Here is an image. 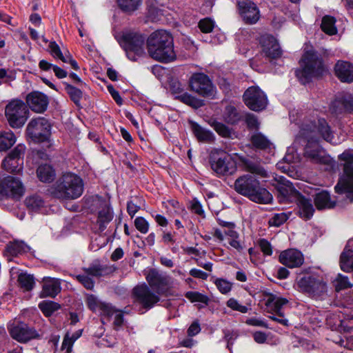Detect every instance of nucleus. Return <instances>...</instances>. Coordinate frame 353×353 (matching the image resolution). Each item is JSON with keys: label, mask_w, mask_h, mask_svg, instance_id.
I'll use <instances>...</instances> for the list:
<instances>
[{"label": "nucleus", "mask_w": 353, "mask_h": 353, "mask_svg": "<svg viewBox=\"0 0 353 353\" xmlns=\"http://www.w3.org/2000/svg\"><path fill=\"white\" fill-rule=\"evenodd\" d=\"M322 137L332 143L334 136L330 126L324 119H305L300 126L296 141L305 145V156L313 163L328 164L330 159L321 150L319 141Z\"/></svg>", "instance_id": "nucleus-1"}, {"label": "nucleus", "mask_w": 353, "mask_h": 353, "mask_svg": "<svg viewBox=\"0 0 353 353\" xmlns=\"http://www.w3.org/2000/svg\"><path fill=\"white\" fill-rule=\"evenodd\" d=\"M147 48L150 56L162 63H169L176 59L173 38L165 30H157L147 39Z\"/></svg>", "instance_id": "nucleus-2"}, {"label": "nucleus", "mask_w": 353, "mask_h": 353, "mask_svg": "<svg viewBox=\"0 0 353 353\" xmlns=\"http://www.w3.org/2000/svg\"><path fill=\"white\" fill-rule=\"evenodd\" d=\"M234 188L236 192L255 203L268 204L272 200V194L265 188L261 187L259 181L250 174L237 178Z\"/></svg>", "instance_id": "nucleus-3"}, {"label": "nucleus", "mask_w": 353, "mask_h": 353, "mask_svg": "<svg viewBox=\"0 0 353 353\" xmlns=\"http://www.w3.org/2000/svg\"><path fill=\"white\" fill-rule=\"evenodd\" d=\"M325 67L321 54L314 50L304 52L301 59V68L296 70V77L303 84L309 83L312 78L322 76Z\"/></svg>", "instance_id": "nucleus-4"}, {"label": "nucleus", "mask_w": 353, "mask_h": 353, "mask_svg": "<svg viewBox=\"0 0 353 353\" xmlns=\"http://www.w3.org/2000/svg\"><path fill=\"white\" fill-rule=\"evenodd\" d=\"M83 192L82 179L77 174L68 172L63 174L52 188V194L59 199H76Z\"/></svg>", "instance_id": "nucleus-5"}, {"label": "nucleus", "mask_w": 353, "mask_h": 353, "mask_svg": "<svg viewBox=\"0 0 353 353\" xmlns=\"http://www.w3.org/2000/svg\"><path fill=\"white\" fill-rule=\"evenodd\" d=\"M343 161V173L334 187L336 192L345 194L353 201V150H347L339 156Z\"/></svg>", "instance_id": "nucleus-6"}, {"label": "nucleus", "mask_w": 353, "mask_h": 353, "mask_svg": "<svg viewBox=\"0 0 353 353\" xmlns=\"http://www.w3.org/2000/svg\"><path fill=\"white\" fill-rule=\"evenodd\" d=\"M211 169L219 176L232 175L236 171V163L224 150H213L209 157Z\"/></svg>", "instance_id": "nucleus-7"}, {"label": "nucleus", "mask_w": 353, "mask_h": 353, "mask_svg": "<svg viewBox=\"0 0 353 353\" xmlns=\"http://www.w3.org/2000/svg\"><path fill=\"white\" fill-rule=\"evenodd\" d=\"M299 288L309 296L323 297L327 294V285L323 278L317 274H307L297 281Z\"/></svg>", "instance_id": "nucleus-8"}, {"label": "nucleus", "mask_w": 353, "mask_h": 353, "mask_svg": "<svg viewBox=\"0 0 353 353\" xmlns=\"http://www.w3.org/2000/svg\"><path fill=\"white\" fill-rule=\"evenodd\" d=\"M5 117L12 128H22L28 118V110L26 103L20 99L10 101L6 105Z\"/></svg>", "instance_id": "nucleus-9"}, {"label": "nucleus", "mask_w": 353, "mask_h": 353, "mask_svg": "<svg viewBox=\"0 0 353 353\" xmlns=\"http://www.w3.org/2000/svg\"><path fill=\"white\" fill-rule=\"evenodd\" d=\"M145 42V36L136 32H126L121 38V46L128 58L133 61L144 54Z\"/></svg>", "instance_id": "nucleus-10"}, {"label": "nucleus", "mask_w": 353, "mask_h": 353, "mask_svg": "<svg viewBox=\"0 0 353 353\" xmlns=\"http://www.w3.org/2000/svg\"><path fill=\"white\" fill-rule=\"evenodd\" d=\"M51 125L44 117L32 119L27 125L26 134L35 143H43L50 136Z\"/></svg>", "instance_id": "nucleus-11"}, {"label": "nucleus", "mask_w": 353, "mask_h": 353, "mask_svg": "<svg viewBox=\"0 0 353 353\" xmlns=\"http://www.w3.org/2000/svg\"><path fill=\"white\" fill-rule=\"evenodd\" d=\"M189 86L191 91L205 98H214L216 88L209 77L204 73H194L189 79Z\"/></svg>", "instance_id": "nucleus-12"}, {"label": "nucleus", "mask_w": 353, "mask_h": 353, "mask_svg": "<svg viewBox=\"0 0 353 353\" xmlns=\"http://www.w3.org/2000/svg\"><path fill=\"white\" fill-rule=\"evenodd\" d=\"M8 332L10 336L21 343H26L34 339H41V334L34 327L23 322H17L8 325Z\"/></svg>", "instance_id": "nucleus-13"}, {"label": "nucleus", "mask_w": 353, "mask_h": 353, "mask_svg": "<svg viewBox=\"0 0 353 353\" xmlns=\"http://www.w3.org/2000/svg\"><path fill=\"white\" fill-rule=\"evenodd\" d=\"M132 296L134 302L145 310L152 308L160 301V296L154 292L146 284L139 285L132 290Z\"/></svg>", "instance_id": "nucleus-14"}, {"label": "nucleus", "mask_w": 353, "mask_h": 353, "mask_svg": "<svg viewBox=\"0 0 353 353\" xmlns=\"http://www.w3.org/2000/svg\"><path fill=\"white\" fill-rule=\"evenodd\" d=\"M25 152V145L18 144L3 160V169L9 172L19 173L23 167Z\"/></svg>", "instance_id": "nucleus-15"}, {"label": "nucleus", "mask_w": 353, "mask_h": 353, "mask_svg": "<svg viewBox=\"0 0 353 353\" xmlns=\"http://www.w3.org/2000/svg\"><path fill=\"white\" fill-rule=\"evenodd\" d=\"M243 101L253 111H261L265 108L268 99L265 93L257 86L249 87L244 92Z\"/></svg>", "instance_id": "nucleus-16"}, {"label": "nucleus", "mask_w": 353, "mask_h": 353, "mask_svg": "<svg viewBox=\"0 0 353 353\" xmlns=\"http://www.w3.org/2000/svg\"><path fill=\"white\" fill-rule=\"evenodd\" d=\"M149 285L159 294H163L172 287L171 277L168 275L159 273L155 269L149 270L146 276Z\"/></svg>", "instance_id": "nucleus-17"}, {"label": "nucleus", "mask_w": 353, "mask_h": 353, "mask_svg": "<svg viewBox=\"0 0 353 353\" xmlns=\"http://www.w3.org/2000/svg\"><path fill=\"white\" fill-rule=\"evenodd\" d=\"M170 92L175 95V99L193 108L197 109L204 104L203 100L185 92L184 87L178 81H172L170 83Z\"/></svg>", "instance_id": "nucleus-18"}, {"label": "nucleus", "mask_w": 353, "mask_h": 353, "mask_svg": "<svg viewBox=\"0 0 353 353\" xmlns=\"http://www.w3.org/2000/svg\"><path fill=\"white\" fill-rule=\"evenodd\" d=\"M93 206L98 210L97 223L99 230L103 231L113 219V212L110 208L108 202L102 197L96 196L93 200Z\"/></svg>", "instance_id": "nucleus-19"}, {"label": "nucleus", "mask_w": 353, "mask_h": 353, "mask_svg": "<svg viewBox=\"0 0 353 353\" xmlns=\"http://www.w3.org/2000/svg\"><path fill=\"white\" fill-rule=\"evenodd\" d=\"M241 17L247 24H254L260 18L259 10L256 4L250 0H240L237 2Z\"/></svg>", "instance_id": "nucleus-20"}, {"label": "nucleus", "mask_w": 353, "mask_h": 353, "mask_svg": "<svg viewBox=\"0 0 353 353\" xmlns=\"http://www.w3.org/2000/svg\"><path fill=\"white\" fill-rule=\"evenodd\" d=\"M259 44L262 53L269 59H276L281 56V50L276 39L272 35L263 34L260 37Z\"/></svg>", "instance_id": "nucleus-21"}, {"label": "nucleus", "mask_w": 353, "mask_h": 353, "mask_svg": "<svg viewBox=\"0 0 353 353\" xmlns=\"http://www.w3.org/2000/svg\"><path fill=\"white\" fill-rule=\"evenodd\" d=\"M26 100L30 110L37 113L44 112L49 104L48 96L39 91L29 93L26 96Z\"/></svg>", "instance_id": "nucleus-22"}, {"label": "nucleus", "mask_w": 353, "mask_h": 353, "mask_svg": "<svg viewBox=\"0 0 353 353\" xmlns=\"http://www.w3.org/2000/svg\"><path fill=\"white\" fill-rule=\"evenodd\" d=\"M330 111L336 114L351 113L353 112V97L345 94L337 97L330 104Z\"/></svg>", "instance_id": "nucleus-23"}, {"label": "nucleus", "mask_w": 353, "mask_h": 353, "mask_svg": "<svg viewBox=\"0 0 353 353\" xmlns=\"http://www.w3.org/2000/svg\"><path fill=\"white\" fill-rule=\"evenodd\" d=\"M279 262L289 268L300 267L304 262L303 254L295 249L283 251L279 257Z\"/></svg>", "instance_id": "nucleus-24"}, {"label": "nucleus", "mask_w": 353, "mask_h": 353, "mask_svg": "<svg viewBox=\"0 0 353 353\" xmlns=\"http://www.w3.org/2000/svg\"><path fill=\"white\" fill-rule=\"evenodd\" d=\"M335 76L343 83L353 82V63L343 60H339L334 65Z\"/></svg>", "instance_id": "nucleus-25"}, {"label": "nucleus", "mask_w": 353, "mask_h": 353, "mask_svg": "<svg viewBox=\"0 0 353 353\" xmlns=\"http://www.w3.org/2000/svg\"><path fill=\"white\" fill-rule=\"evenodd\" d=\"M296 205L297 213L301 218L307 221L312 217L315 210L310 199L300 195L297 197Z\"/></svg>", "instance_id": "nucleus-26"}, {"label": "nucleus", "mask_w": 353, "mask_h": 353, "mask_svg": "<svg viewBox=\"0 0 353 353\" xmlns=\"http://www.w3.org/2000/svg\"><path fill=\"white\" fill-rule=\"evenodd\" d=\"M191 130L199 142L212 143L214 141L215 137L214 134L199 125L197 123L190 121Z\"/></svg>", "instance_id": "nucleus-27"}, {"label": "nucleus", "mask_w": 353, "mask_h": 353, "mask_svg": "<svg viewBox=\"0 0 353 353\" xmlns=\"http://www.w3.org/2000/svg\"><path fill=\"white\" fill-rule=\"evenodd\" d=\"M61 283L58 279L48 278L43 280L42 297H55L61 292Z\"/></svg>", "instance_id": "nucleus-28"}, {"label": "nucleus", "mask_w": 353, "mask_h": 353, "mask_svg": "<svg viewBox=\"0 0 353 353\" xmlns=\"http://www.w3.org/2000/svg\"><path fill=\"white\" fill-rule=\"evenodd\" d=\"M244 112L238 110L232 105H228L225 108L223 117L224 121L230 125H235L244 119Z\"/></svg>", "instance_id": "nucleus-29"}, {"label": "nucleus", "mask_w": 353, "mask_h": 353, "mask_svg": "<svg viewBox=\"0 0 353 353\" xmlns=\"http://www.w3.org/2000/svg\"><path fill=\"white\" fill-rule=\"evenodd\" d=\"M4 184L6 190L11 192L13 196H21L24 192V188L21 181L12 176L4 179Z\"/></svg>", "instance_id": "nucleus-30"}, {"label": "nucleus", "mask_w": 353, "mask_h": 353, "mask_svg": "<svg viewBox=\"0 0 353 353\" xmlns=\"http://www.w3.org/2000/svg\"><path fill=\"white\" fill-rule=\"evenodd\" d=\"M314 203L318 210L332 208L335 205V201L331 199L330 194L327 190H322L316 194Z\"/></svg>", "instance_id": "nucleus-31"}, {"label": "nucleus", "mask_w": 353, "mask_h": 353, "mask_svg": "<svg viewBox=\"0 0 353 353\" xmlns=\"http://www.w3.org/2000/svg\"><path fill=\"white\" fill-rule=\"evenodd\" d=\"M39 180L44 183H50L55 179V170L52 165L45 163L40 165L37 170Z\"/></svg>", "instance_id": "nucleus-32"}, {"label": "nucleus", "mask_w": 353, "mask_h": 353, "mask_svg": "<svg viewBox=\"0 0 353 353\" xmlns=\"http://www.w3.org/2000/svg\"><path fill=\"white\" fill-rule=\"evenodd\" d=\"M241 163L245 171L262 177L266 176V171L259 162L243 158L241 159Z\"/></svg>", "instance_id": "nucleus-33"}, {"label": "nucleus", "mask_w": 353, "mask_h": 353, "mask_svg": "<svg viewBox=\"0 0 353 353\" xmlns=\"http://www.w3.org/2000/svg\"><path fill=\"white\" fill-rule=\"evenodd\" d=\"M288 303V299L281 297H270L267 301V305L271 309L272 313H275L278 316H284L282 312L283 307Z\"/></svg>", "instance_id": "nucleus-34"}, {"label": "nucleus", "mask_w": 353, "mask_h": 353, "mask_svg": "<svg viewBox=\"0 0 353 353\" xmlns=\"http://www.w3.org/2000/svg\"><path fill=\"white\" fill-rule=\"evenodd\" d=\"M108 266L101 265L98 261L91 263L88 268H83L84 273L97 278L105 275L108 273Z\"/></svg>", "instance_id": "nucleus-35"}, {"label": "nucleus", "mask_w": 353, "mask_h": 353, "mask_svg": "<svg viewBox=\"0 0 353 353\" xmlns=\"http://www.w3.org/2000/svg\"><path fill=\"white\" fill-rule=\"evenodd\" d=\"M142 0H117L119 8L125 14H132L139 9Z\"/></svg>", "instance_id": "nucleus-36"}, {"label": "nucleus", "mask_w": 353, "mask_h": 353, "mask_svg": "<svg viewBox=\"0 0 353 353\" xmlns=\"http://www.w3.org/2000/svg\"><path fill=\"white\" fill-rule=\"evenodd\" d=\"M15 134L11 131L0 132V151H6L16 142Z\"/></svg>", "instance_id": "nucleus-37"}, {"label": "nucleus", "mask_w": 353, "mask_h": 353, "mask_svg": "<svg viewBox=\"0 0 353 353\" xmlns=\"http://www.w3.org/2000/svg\"><path fill=\"white\" fill-rule=\"evenodd\" d=\"M250 141L252 145L260 150L270 149L271 142L261 132H256L252 135Z\"/></svg>", "instance_id": "nucleus-38"}, {"label": "nucleus", "mask_w": 353, "mask_h": 353, "mask_svg": "<svg viewBox=\"0 0 353 353\" xmlns=\"http://www.w3.org/2000/svg\"><path fill=\"white\" fill-rule=\"evenodd\" d=\"M340 266L343 271L350 272L353 271V251L348 250L341 253Z\"/></svg>", "instance_id": "nucleus-39"}, {"label": "nucleus", "mask_w": 353, "mask_h": 353, "mask_svg": "<svg viewBox=\"0 0 353 353\" xmlns=\"http://www.w3.org/2000/svg\"><path fill=\"white\" fill-rule=\"evenodd\" d=\"M335 23L336 19L334 17L325 15L322 19L321 28L325 33L329 35H334L337 33Z\"/></svg>", "instance_id": "nucleus-40"}, {"label": "nucleus", "mask_w": 353, "mask_h": 353, "mask_svg": "<svg viewBox=\"0 0 353 353\" xmlns=\"http://www.w3.org/2000/svg\"><path fill=\"white\" fill-rule=\"evenodd\" d=\"M29 247L23 241H14L7 245L6 252L12 256H16L26 252Z\"/></svg>", "instance_id": "nucleus-41"}, {"label": "nucleus", "mask_w": 353, "mask_h": 353, "mask_svg": "<svg viewBox=\"0 0 353 353\" xmlns=\"http://www.w3.org/2000/svg\"><path fill=\"white\" fill-rule=\"evenodd\" d=\"M44 202L40 196L31 195L25 200L27 208L32 212H37L43 206Z\"/></svg>", "instance_id": "nucleus-42"}, {"label": "nucleus", "mask_w": 353, "mask_h": 353, "mask_svg": "<svg viewBox=\"0 0 353 353\" xmlns=\"http://www.w3.org/2000/svg\"><path fill=\"white\" fill-rule=\"evenodd\" d=\"M63 84L65 85V90L68 94L70 96V99L76 105H79L83 97L82 91L68 83H63Z\"/></svg>", "instance_id": "nucleus-43"}, {"label": "nucleus", "mask_w": 353, "mask_h": 353, "mask_svg": "<svg viewBox=\"0 0 353 353\" xmlns=\"http://www.w3.org/2000/svg\"><path fill=\"white\" fill-rule=\"evenodd\" d=\"M18 281L21 287L26 291L32 290L35 284L33 276L26 273H21L19 274Z\"/></svg>", "instance_id": "nucleus-44"}, {"label": "nucleus", "mask_w": 353, "mask_h": 353, "mask_svg": "<svg viewBox=\"0 0 353 353\" xmlns=\"http://www.w3.org/2000/svg\"><path fill=\"white\" fill-rule=\"evenodd\" d=\"M39 307L46 316H50L60 308V305L53 301H42L39 304Z\"/></svg>", "instance_id": "nucleus-45"}, {"label": "nucleus", "mask_w": 353, "mask_h": 353, "mask_svg": "<svg viewBox=\"0 0 353 353\" xmlns=\"http://www.w3.org/2000/svg\"><path fill=\"white\" fill-rule=\"evenodd\" d=\"M334 285L336 292H339L347 288H351L352 284L350 282L348 277L339 274L334 281Z\"/></svg>", "instance_id": "nucleus-46"}, {"label": "nucleus", "mask_w": 353, "mask_h": 353, "mask_svg": "<svg viewBox=\"0 0 353 353\" xmlns=\"http://www.w3.org/2000/svg\"><path fill=\"white\" fill-rule=\"evenodd\" d=\"M51 55L55 58L61 60L63 62H68V57L64 56L59 46L55 41H50L48 46Z\"/></svg>", "instance_id": "nucleus-47"}, {"label": "nucleus", "mask_w": 353, "mask_h": 353, "mask_svg": "<svg viewBox=\"0 0 353 353\" xmlns=\"http://www.w3.org/2000/svg\"><path fill=\"white\" fill-rule=\"evenodd\" d=\"M185 296L191 302H199L207 304L209 301V298L199 292L190 291L185 294Z\"/></svg>", "instance_id": "nucleus-48"}, {"label": "nucleus", "mask_w": 353, "mask_h": 353, "mask_svg": "<svg viewBox=\"0 0 353 353\" xmlns=\"http://www.w3.org/2000/svg\"><path fill=\"white\" fill-rule=\"evenodd\" d=\"M214 130L222 137L229 138L231 136V129L223 123L214 121L211 124Z\"/></svg>", "instance_id": "nucleus-49"}, {"label": "nucleus", "mask_w": 353, "mask_h": 353, "mask_svg": "<svg viewBox=\"0 0 353 353\" xmlns=\"http://www.w3.org/2000/svg\"><path fill=\"white\" fill-rule=\"evenodd\" d=\"M214 26V21L208 17L201 19L198 23V27L203 33H210L212 32Z\"/></svg>", "instance_id": "nucleus-50"}, {"label": "nucleus", "mask_w": 353, "mask_h": 353, "mask_svg": "<svg viewBox=\"0 0 353 353\" xmlns=\"http://www.w3.org/2000/svg\"><path fill=\"white\" fill-rule=\"evenodd\" d=\"M76 279L87 290H92L94 286V281L85 273L75 276Z\"/></svg>", "instance_id": "nucleus-51"}, {"label": "nucleus", "mask_w": 353, "mask_h": 353, "mask_svg": "<svg viewBox=\"0 0 353 353\" xmlns=\"http://www.w3.org/2000/svg\"><path fill=\"white\" fill-rule=\"evenodd\" d=\"M257 245L265 256H272L273 248L271 243L265 239H259Z\"/></svg>", "instance_id": "nucleus-52"}, {"label": "nucleus", "mask_w": 353, "mask_h": 353, "mask_svg": "<svg viewBox=\"0 0 353 353\" xmlns=\"http://www.w3.org/2000/svg\"><path fill=\"white\" fill-rule=\"evenodd\" d=\"M214 283L222 294H228L232 290V283L223 279H217L215 280Z\"/></svg>", "instance_id": "nucleus-53"}, {"label": "nucleus", "mask_w": 353, "mask_h": 353, "mask_svg": "<svg viewBox=\"0 0 353 353\" xmlns=\"http://www.w3.org/2000/svg\"><path fill=\"white\" fill-rule=\"evenodd\" d=\"M134 226L142 234H146L150 228L149 223L142 216H138L134 220Z\"/></svg>", "instance_id": "nucleus-54"}, {"label": "nucleus", "mask_w": 353, "mask_h": 353, "mask_svg": "<svg viewBox=\"0 0 353 353\" xmlns=\"http://www.w3.org/2000/svg\"><path fill=\"white\" fill-rule=\"evenodd\" d=\"M288 219V216L285 213L275 214L270 219L269 223L270 225L279 227L283 224Z\"/></svg>", "instance_id": "nucleus-55"}, {"label": "nucleus", "mask_w": 353, "mask_h": 353, "mask_svg": "<svg viewBox=\"0 0 353 353\" xmlns=\"http://www.w3.org/2000/svg\"><path fill=\"white\" fill-rule=\"evenodd\" d=\"M226 305L232 310L240 312L241 313H246L248 311V307L240 304L239 301L234 298H230L227 301Z\"/></svg>", "instance_id": "nucleus-56"}, {"label": "nucleus", "mask_w": 353, "mask_h": 353, "mask_svg": "<svg viewBox=\"0 0 353 353\" xmlns=\"http://www.w3.org/2000/svg\"><path fill=\"white\" fill-rule=\"evenodd\" d=\"M245 123L248 129L250 130H258L259 128V123L256 116L252 114H245L244 117Z\"/></svg>", "instance_id": "nucleus-57"}, {"label": "nucleus", "mask_w": 353, "mask_h": 353, "mask_svg": "<svg viewBox=\"0 0 353 353\" xmlns=\"http://www.w3.org/2000/svg\"><path fill=\"white\" fill-rule=\"evenodd\" d=\"M99 310L100 311L101 315L108 317L111 316L114 313H117V312H119V310L115 309L111 304L103 302L101 303Z\"/></svg>", "instance_id": "nucleus-58"}, {"label": "nucleus", "mask_w": 353, "mask_h": 353, "mask_svg": "<svg viewBox=\"0 0 353 353\" xmlns=\"http://www.w3.org/2000/svg\"><path fill=\"white\" fill-rule=\"evenodd\" d=\"M101 303L93 294H88L86 297V304L88 308L93 312L99 310Z\"/></svg>", "instance_id": "nucleus-59"}, {"label": "nucleus", "mask_w": 353, "mask_h": 353, "mask_svg": "<svg viewBox=\"0 0 353 353\" xmlns=\"http://www.w3.org/2000/svg\"><path fill=\"white\" fill-rule=\"evenodd\" d=\"M190 210L193 213L201 216L202 218H205V212L203 209V207L200 202L196 199H194L191 201Z\"/></svg>", "instance_id": "nucleus-60"}, {"label": "nucleus", "mask_w": 353, "mask_h": 353, "mask_svg": "<svg viewBox=\"0 0 353 353\" xmlns=\"http://www.w3.org/2000/svg\"><path fill=\"white\" fill-rule=\"evenodd\" d=\"M74 345L73 341L70 338V334L68 332L63 337V340L61 345V350L66 351V353H70L72 350Z\"/></svg>", "instance_id": "nucleus-61"}, {"label": "nucleus", "mask_w": 353, "mask_h": 353, "mask_svg": "<svg viewBox=\"0 0 353 353\" xmlns=\"http://www.w3.org/2000/svg\"><path fill=\"white\" fill-rule=\"evenodd\" d=\"M201 331L200 324L198 321H194L188 327L187 333L190 336H196Z\"/></svg>", "instance_id": "nucleus-62"}, {"label": "nucleus", "mask_w": 353, "mask_h": 353, "mask_svg": "<svg viewBox=\"0 0 353 353\" xmlns=\"http://www.w3.org/2000/svg\"><path fill=\"white\" fill-rule=\"evenodd\" d=\"M108 90L109 92L110 93L111 96L112 97V98L114 99V100L115 101V102L118 105H121L123 100H122V98L121 97L119 92L117 91L112 85L108 86Z\"/></svg>", "instance_id": "nucleus-63"}, {"label": "nucleus", "mask_w": 353, "mask_h": 353, "mask_svg": "<svg viewBox=\"0 0 353 353\" xmlns=\"http://www.w3.org/2000/svg\"><path fill=\"white\" fill-rule=\"evenodd\" d=\"M190 274L194 278L201 279L203 280H206L208 277V274L206 272L196 268L190 270Z\"/></svg>", "instance_id": "nucleus-64"}]
</instances>
